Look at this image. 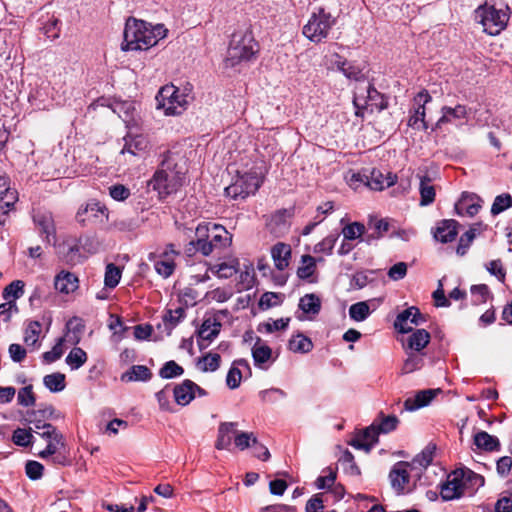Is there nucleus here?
Masks as SVG:
<instances>
[{"label":"nucleus","mask_w":512,"mask_h":512,"mask_svg":"<svg viewBox=\"0 0 512 512\" xmlns=\"http://www.w3.org/2000/svg\"><path fill=\"white\" fill-rule=\"evenodd\" d=\"M170 254L178 255V252L174 250L173 244L167 245L161 259L157 260L154 264L156 272L163 278H168L175 270V262L170 258Z\"/></svg>","instance_id":"obj_21"},{"label":"nucleus","mask_w":512,"mask_h":512,"mask_svg":"<svg viewBox=\"0 0 512 512\" xmlns=\"http://www.w3.org/2000/svg\"><path fill=\"white\" fill-rule=\"evenodd\" d=\"M184 369L174 360L167 361L159 370V376L163 379H172L181 376Z\"/></svg>","instance_id":"obj_47"},{"label":"nucleus","mask_w":512,"mask_h":512,"mask_svg":"<svg viewBox=\"0 0 512 512\" xmlns=\"http://www.w3.org/2000/svg\"><path fill=\"white\" fill-rule=\"evenodd\" d=\"M33 220L43 240L48 244L55 243L56 227L52 214L50 212H37L33 216Z\"/></svg>","instance_id":"obj_14"},{"label":"nucleus","mask_w":512,"mask_h":512,"mask_svg":"<svg viewBox=\"0 0 512 512\" xmlns=\"http://www.w3.org/2000/svg\"><path fill=\"white\" fill-rule=\"evenodd\" d=\"M435 396V391L432 389L421 390L416 393L413 398H408L404 402V408L407 411H414L424 406H427Z\"/></svg>","instance_id":"obj_28"},{"label":"nucleus","mask_w":512,"mask_h":512,"mask_svg":"<svg viewBox=\"0 0 512 512\" xmlns=\"http://www.w3.org/2000/svg\"><path fill=\"white\" fill-rule=\"evenodd\" d=\"M455 474L456 469L447 476L446 482L441 484L440 495L444 501L459 499L465 494L459 475Z\"/></svg>","instance_id":"obj_18"},{"label":"nucleus","mask_w":512,"mask_h":512,"mask_svg":"<svg viewBox=\"0 0 512 512\" xmlns=\"http://www.w3.org/2000/svg\"><path fill=\"white\" fill-rule=\"evenodd\" d=\"M109 195L116 201H125L131 195L130 189L123 184H115L109 187Z\"/></svg>","instance_id":"obj_61"},{"label":"nucleus","mask_w":512,"mask_h":512,"mask_svg":"<svg viewBox=\"0 0 512 512\" xmlns=\"http://www.w3.org/2000/svg\"><path fill=\"white\" fill-rule=\"evenodd\" d=\"M221 323L217 318L204 319L200 328L197 330V344L199 350L206 349L209 344L219 335Z\"/></svg>","instance_id":"obj_13"},{"label":"nucleus","mask_w":512,"mask_h":512,"mask_svg":"<svg viewBox=\"0 0 512 512\" xmlns=\"http://www.w3.org/2000/svg\"><path fill=\"white\" fill-rule=\"evenodd\" d=\"M473 444L476 449L485 452H498L501 449V443L496 436L490 435L486 431H477L473 435Z\"/></svg>","instance_id":"obj_20"},{"label":"nucleus","mask_w":512,"mask_h":512,"mask_svg":"<svg viewBox=\"0 0 512 512\" xmlns=\"http://www.w3.org/2000/svg\"><path fill=\"white\" fill-rule=\"evenodd\" d=\"M44 466L34 460H28L25 464V473L31 480H38L43 476Z\"/></svg>","instance_id":"obj_59"},{"label":"nucleus","mask_w":512,"mask_h":512,"mask_svg":"<svg viewBox=\"0 0 512 512\" xmlns=\"http://www.w3.org/2000/svg\"><path fill=\"white\" fill-rule=\"evenodd\" d=\"M185 317V308L178 307L175 310L169 309L163 316V323L158 324L157 328L161 329L164 327V331L167 335H170L172 330L181 322Z\"/></svg>","instance_id":"obj_29"},{"label":"nucleus","mask_w":512,"mask_h":512,"mask_svg":"<svg viewBox=\"0 0 512 512\" xmlns=\"http://www.w3.org/2000/svg\"><path fill=\"white\" fill-rule=\"evenodd\" d=\"M442 116L432 126V131L441 129L444 124L450 123L452 119H464L467 117V109L464 105H456L454 108L443 106L441 108Z\"/></svg>","instance_id":"obj_22"},{"label":"nucleus","mask_w":512,"mask_h":512,"mask_svg":"<svg viewBox=\"0 0 512 512\" xmlns=\"http://www.w3.org/2000/svg\"><path fill=\"white\" fill-rule=\"evenodd\" d=\"M298 306L305 314L317 315L321 310V300L313 293L306 294L300 298Z\"/></svg>","instance_id":"obj_37"},{"label":"nucleus","mask_w":512,"mask_h":512,"mask_svg":"<svg viewBox=\"0 0 512 512\" xmlns=\"http://www.w3.org/2000/svg\"><path fill=\"white\" fill-rule=\"evenodd\" d=\"M435 447L430 448L426 447L420 454H418L410 464L411 467H415L416 465L426 468L433 461V450Z\"/></svg>","instance_id":"obj_57"},{"label":"nucleus","mask_w":512,"mask_h":512,"mask_svg":"<svg viewBox=\"0 0 512 512\" xmlns=\"http://www.w3.org/2000/svg\"><path fill=\"white\" fill-rule=\"evenodd\" d=\"M512 469V458L510 456H502L496 462L497 474L505 478L509 475Z\"/></svg>","instance_id":"obj_64"},{"label":"nucleus","mask_w":512,"mask_h":512,"mask_svg":"<svg viewBox=\"0 0 512 512\" xmlns=\"http://www.w3.org/2000/svg\"><path fill=\"white\" fill-rule=\"evenodd\" d=\"M262 184V179L255 170L238 173L235 180L225 188V194L233 199H245L255 194Z\"/></svg>","instance_id":"obj_8"},{"label":"nucleus","mask_w":512,"mask_h":512,"mask_svg":"<svg viewBox=\"0 0 512 512\" xmlns=\"http://www.w3.org/2000/svg\"><path fill=\"white\" fill-rule=\"evenodd\" d=\"M396 181L397 176L395 174L389 172L387 175H384L381 170L375 168L369 171L368 174L366 172L355 173L350 179L351 185L361 182L372 190H383L394 185Z\"/></svg>","instance_id":"obj_9"},{"label":"nucleus","mask_w":512,"mask_h":512,"mask_svg":"<svg viewBox=\"0 0 512 512\" xmlns=\"http://www.w3.org/2000/svg\"><path fill=\"white\" fill-rule=\"evenodd\" d=\"M338 235L330 234L314 246L315 253L332 254L333 248L338 240Z\"/></svg>","instance_id":"obj_54"},{"label":"nucleus","mask_w":512,"mask_h":512,"mask_svg":"<svg viewBox=\"0 0 512 512\" xmlns=\"http://www.w3.org/2000/svg\"><path fill=\"white\" fill-rule=\"evenodd\" d=\"M195 244L203 256H209L215 248L209 240V225L199 224L195 229Z\"/></svg>","instance_id":"obj_24"},{"label":"nucleus","mask_w":512,"mask_h":512,"mask_svg":"<svg viewBox=\"0 0 512 512\" xmlns=\"http://www.w3.org/2000/svg\"><path fill=\"white\" fill-rule=\"evenodd\" d=\"M455 475H459L465 493L473 494L485 484V478L482 475L465 466L457 468Z\"/></svg>","instance_id":"obj_16"},{"label":"nucleus","mask_w":512,"mask_h":512,"mask_svg":"<svg viewBox=\"0 0 512 512\" xmlns=\"http://www.w3.org/2000/svg\"><path fill=\"white\" fill-rule=\"evenodd\" d=\"M125 144L121 150V154L129 153L138 156L144 152L148 146L146 139L140 135L127 136L124 138Z\"/></svg>","instance_id":"obj_32"},{"label":"nucleus","mask_w":512,"mask_h":512,"mask_svg":"<svg viewBox=\"0 0 512 512\" xmlns=\"http://www.w3.org/2000/svg\"><path fill=\"white\" fill-rule=\"evenodd\" d=\"M152 377L151 370L145 365H133L128 371L121 375L123 382H146Z\"/></svg>","instance_id":"obj_30"},{"label":"nucleus","mask_w":512,"mask_h":512,"mask_svg":"<svg viewBox=\"0 0 512 512\" xmlns=\"http://www.w3.org/2000/svg\"><path fill=\"white\" fill-rule=\"evenodd\" d=\"M202 361L204 362V365L200 369L203 372H214L220 367L221 356L217 353H207L199 360V363Z\"/></svg>","instance_id":"obj_56"},{"label":"nucleus","mask_w":512,"mask_h":512,"mask_svg":"<svg viewBox=\"0 0 512 512\" xmlns=\"http://www.w3.org/2000/svg\"><path fill=\"white\" fill-rule=\"evenodd\" d=\"M41 324L38 321L31 322L25 330L24 342L27 346H35L38 342Z\"/></svg>","instance_id":"obj_55"},{"label":"nucleus","mask_w":512,"mask_h":512,"mask_svg":"<svg viewBox=\"0 0 512 512\" xmlns=\"http://www.w3.org/2000/svg\"><path fill=\"white\" fill-rule=\"evenodd\" d=\"M78 283L79 280L75 274L62 271L56 275L54 286L60 293L69 294L78 288Z\"/></svg>","instance_id":"obj_23"},{"label":"nucleus","mask_w":512,"mask_h":512,"mask_svg":"<svg viewBox=\"0 0 512 512\" xmlns=\"http://www.w3.org/2000/svg\"><path fill=\"white\" fill-rule=\"evenodd\" d=\"M474 239H475L474 232L466 231L459 239V242H458V245L456 248V253L459 256H464L467 253V251Z\"/></svg>","instance_id":"obj_63"},{"label":"nucleus","mask_w":512,"mask_h":512,"mask_svg":"<svg viewBox=\"0 0 512 512\" xmlns=\"http://www.w3.org/2000/svg\"><path fill=\"white\" fill-rule=\"evenodd\" d=\"M366 231L365 225L360 222H353L347 224L342 229V234L345 240L352 241L360 239L364 236Z\"/></svg>","instance_id":"obj_45"},{"label":"nucleus","mask_w":512,"mask_h":512,"mask_svg":"<svg viewBox=\"0 0 512 512\" xmlns=\"http://www.w3.org/2000/svg\"><path fill=\"white\" fill-rule=\"evenodd\" d=\"M34 437L30 430L24 428H17L12 435V441L15 445L21 447H28L32 445Z\"/></svg>","instance_id":"obj_51"},{"label":"nucleus","mask_w":512,"mask_h":512,"mask_svg":"<svg viewBox=\"0 0 512 512\" xmlns=\"http://www.w3.org/2000/svg\"><path fill=\"white\" fill-rule=\"evenodd\" d=\"M432 101V97L429 92L425 89L421 90L414 97V103L417 107L414 109L413 114L408 120V126L417 130H428L432 129L433 125H430L426 120V105Z\"/></svg>","instance_id":"obj_10"},{"label":"nucleus","mask_w":512,"mask_h":512,"mask_svg":"<svg viewBox=\"0 0 512 512\" xmlns=\"http://www.w3.org/2000/svg\"><path fill=\"white\" fill-rule=\"evenodd\" d=\"M339 463L345 473L352 476H359L361 474L359 467L355 463L354 455L348 449H346L339 458Z\"/></svg>","instance_id":"obj_43"},{"label":"nucleus","mask_w":512,"mask_h":512,"mask_svg":"<svg viewBox=\"0 0 512 512\" xmlns=\"http://www.w3.org/2000/svg\"><path fill=\"white\" fill-rule=\"evenodd\" d=\"M476 200H479V197L476 194L464 192L460 200L455 204V211L457 215H468L470 217L476 215L481 208V205L477 203Z\"/></svg>","instance_id":"obj_19"},{"label":"nucleus","mask_w":512,"mask_h":512,"mask_svg":"<svg viewBox=\"0 0 512 512\" xmlns=\"http://www.w3.org/2000/svg\"><path fill=\"white\" fill-rule=\"evenodd\" d=\"M424 365L423 355H418L415 353H410L407 359L404 361L401 374H409L416 370H419Z\"/></svg>","instance_id":"obj_48"},{"label":"nucleus","mask_w":512,"mask_h":512,"mask_svg":"<svg viewBox=\"0 0 512 512\" xmlns=\"http://www.w3.org/2000/svg\"><path fill=\"white\" fill-rule=\"evenodd\" d=\"M470 292L474 297H476V299L473 301L474 305L485 303L488 297L491 295L486 284L472 285Z\"/></svg>","instance_id":"obj_58"},{"label":"nucleus","mask_w":512,"mask_h":512,"mask_svg":"<svg viewBox=\"0 0 512 512\" xmlns=\"http://www.w3.org/2000/svg\"><path fill=\"white\" fill-rule=\"evenodd\" d=\"M87 361V353L79 347L73 348L66 357V363L72 370L79 369Z\"/></svg>","instance_id":"obj_46"},{"label":"nucleus","mask_w":512,"mask_h":512,"mask_svg":"<svg viewBox=\"0 0 512 512\" xmlns=\"http://www.w3.org/2000/svg\"><path fill=\"white\" fill-rule=\"evenodd\" d=\"M487 271L497 277L500 282L505 281L506 271L500 259L492 260L486 264Z\"/></svg>","instance_id":"obj_60"},{"label":"nucleus","mask_w":512,"mask_h":512,"mask_svg":"<svg viewBox=\"0 0 512 512\" xmlns=\"http://www.w3.org/2000/svg\"><path fill=\"white\" fill-rule=\"evenodd\" d=\"M18 404L23 407L34 406L36 403V397L33 393V386L27 385L21 389H19L17 394Z\"/></svg>","instance_id":"obj_52"},{"label":"nucleus","mask_w":512,"mask_h":512,"mask_svg":"<svg viewBox=\"0 0 512 512\" xmlns=\"http://www.w3.org/2000/svg\"><path fill=\"white\" fill-rule=\"evenodd\" d=\"M121 279V270L113 263L106 266L104 283L108 288H115Z\"/></svg>","instance_id":"obj_50"},{"label":"nucleus","mask_w":512,"mask_h":512,"mask_svg":"<svg viewBox=\"0 0 512 512\" xmlns=\"http://www.w3.org/2000/svg\"><path fill=\"white\" fill-rule=\"evenodd\" d=\"M192 385L193 381L189 379H185L182 383L175 385L173 388V395L175 402L178 405L186 406L194 399V396L191 393Z\"/></svg>","instance_id":"obj_33"},{"label":"nucleus","mask_w":512,"mask_h":512,"mask_svg":"<svg viewBox=\"0 0 512 512\" xmlns=\"http://www.w3.org/2000/svg\"><path fill=\"white\" fill-rule=\"evenodd\" d=\"M43 383L49 391L53 393L60 392L66 386L65 375L60 372L48 374L43 378Z\"/></svg>","instance_id":"obj_41"},{"label":"nucleus","mask_w":512,"mask_h":512,"mask_svg":"<svg viewBox=\"0 0 512 512\" xmlns=\"http://www.w3.org/2000/svg\"><path fill=\"white\" fill-rule=\"evenodd\" d=\"M475 13L484 31L492 36L503 31L509 21L508 6L505 9H496L493 5L484 4L479 6Z\"/></svg>","instance_id":"obj_3"},{"label":"nucleus","mask_w":512,"mask_h":512,"mask_svg":"<svg viewBox=\"0 0 512 512\" xmlns=\"http://www.w3.org/2000/svg\"><path fill=\"white\" fill-rule=\"evenodd\" d=\"M424 322H426V317L417 307L411 306L397 315L394 321V327L396 330H398V332L405 334L413 330L412 327L408 325V323L418 326Z\"/></svg>","instance_id":"obj_11"},{"label":"nucleus","mask_w":512,"mask_h":512,"mask_svg":"<svg viewBox=\"0 0 512 512\" xmlns=\"http://www.w3.org/2000/svg\"><path fill=\"white\" fill-rule=\"evenodd\" d=\"M411 467L408 462L399 461L390 470L389 479L392 488L398 493H403L405 485L409 482V471Z\"/></svg>","instance_id":"obj_17"},{"label":"nucleus","mask_w":512,"mask_h":512,"mask_svg":"<svg viewBox=\"0 0 512 512\" xmlns=\"http://www.w3.org/2000/svg\"><path fill=\"white\" fill-rule=\"evenodd\" d=\"M288 348L294 353L304 354L313 349V343L310 338L304 336L302 333H298L289 340Z\"/></svg>","instance_id":"obj_38"},{"label":"nucleus","mask_w":512,"mask_h":512,"mask_svg":"<svg viewBox=\"0 0 512 512\" xmlns=\"http://www.w3.org/2000/svg\"><path fill=\"white\" fill-rule=\"evenodd\" d=\"M257 51V43L251 34H234L227 50L225 64L234 67L242 61H249Z\"/></svg>","instance_id":"obj_5"},{"label":"nucleus","mask_w":512,"mask_h":512,"mask_svg":"<svg viewBox=\"0 0 512 512\" xmlns=\"http://www.w3.org/2000/svg\"><path fill=\"white\" fill-rule=\"evenodd\" d=\"M165 32L163 25L151 27L145 21L129 19L124 28L121 49L123 51L147 50L164 38Z\"/></svg>","instance_id":"obj_1"},{"label":"nucleus","mask_w":512,"mask_h":512,"mask_svg":"<svg viewBox=\"0 0 512 512\" xmlns=\"http://www.w3.org/2000/svg\"><path fill=\"white\" fill-rule=\"evenodd\" d=\"M335 24V19L329 12L323 8H319L318 12H314L307 24L303 27V35L314 43H320L327 38L329 31Z\"/></svg>","instance_id":"obj_7"},{"label":"nucleus","mask_w":512,"mask_h":512,"mask_svg":"<svg viewBox=\"0 0 512 512\" xmlns=\"http://www.w3.org/2000/svg\"><path fill=\"white\" fill-rule=\"evenodd\" d=\"M240 367L245 368L251 374L250 365L245 359H237L233 362L226 377V384L230 389H236L240 386L242 380V372Z\"/></svg>","instance_id":"obj_26"},{"label":"nucleus","mask_w":512,"mask_h":512,"mask_svg":"<svg viewBox=\"0 0 512 512\" xmlns=\"http://www.w3.org/2000/svg\"><path fill=\"white\" fill-rule=\"evenodd\" d=\"M235 422H222L218 427L215 448L218 450L229 449L232 443V434H235Z\"/></svg>","instance_id":"obj_25"},{"label":"nucleus","mask_w":512,"mask_h":512,"mask_svg":"<svg viewBox=\"0 0 512 512\" xmlns=\"http://www.w3.org/2000/svg\"><path fill=\"white\" fill-rule=\"evenodd\" d=\"M302 266L297 269V276L302 280L310 279L316 271V260L311 255L302 256Z\"/></svg>","instance_id":"obj_42"},{"label":"nucleus","mask_w":512,"mask_h":512,"mask_svg":"<svg viewBox=\"0 0 512 512\" xmlns=\"http://www.w3.org/2000/svg\"><path fill=\"white\" fill-rule=\"evenodd\" d=\"M512 207V197L509 193H503L495 197L491 206V214L498 215Z\"/></svg>","instance_id":"obj_49"},{"label":"nucleus","mask_w":512,"mask_h":512,"mask_svg":"<svg viewBox=\"0 0 512 512\" xmlns=\"http://www.w3.org/2000/svg\"><path fill=\"white\" fill-rule=\"evenodd\" d=\"M353 105L355 107V115L364 118L365 112L374 110L382 111L388 107L387 98L378 92L372 84H368L365 88H357L353 97Z\"/></svg>","instance_id":"obj_2"},{"label":"nucleus","mask_w":512,"mask_h":512,"mask_svg":"<svg viewBox=\"0 0 512 512\" xmlns=\"http://www.w3.org/2000/svg\"><path fill=\"white\" fill-rule=\"evenodd\" d=\"M107 218V208L98 202L88 203L85 207H81L76 214L77 221L83 226L89 223L103 222Z\"/></svg>","instance_id":"obj_12"},{"label":"nucleus","mask_w":512,"mask_h":512,"mask_svg":"<svg viewBox=\"0 0 512 512\" xmlns=\"http://www.w3.org/2000/svg\"><path fill=\"white\" fill-rule=\"evenodd\" d=\"M236 447L240 450H245L251 447L253 444H257V438L252 432H236L234 439Z\"/></svg>","instance_id":"obj_53"},{"label":"nucleus","mask_w":512,"mask_h":512,"mask_svg":"<svg viewBox=\"0 0 512 512\" xmlns=\"http://www.w3.org/2000/svg\"><path fill=\"white\" fill-rule=\"evenodd\" d=\"M370 307L366 301H360L352 304L349 308V316L356 322L364 321L370 315Z\"/></svg>","instance_id":"obj_44"},{"label":"nucleus","mask_w":512,"mask_h":512,"mask_svg":"<svg viewBox=\"0 0 512 512\" xmlns=\"http://www.w3.org/2000/svg\"><path fill=\"white\" fill-rule=\"evenodd\" d=\"M430 334L425 329H416L408 338V347L414 351H421L430 342Z\"/></svg>","instance_id":"obj_36"},{"label":"nucleus","mask_w":512,"mask_h":512,"mask_svg":"<svg viewBox=\"0 0 512 512\" xmlns=\"http://www.w3.org/2000/svg\"><path fill=\"white\" fill-rule=\"evenodd\" d=\"M259 396L264 402L274 403L278 397L285 398L287 393L280 388H270L260 391Z\"/></svg>","instance_id":"obj_62"},{"label":"nucleus","mask_w":512,"mask_h":512,"mask_svg":"<svg viewBox=\"0 0 512 512\" xmlns=\"http://www.w3.org/2000/svg\"><path fill=\"white\" fill-rule=\"evenodd\" d=\"M25 283L22 280H14L7 285L3 292L2 297L5 301H15L23 296Z\"/></svg>","instance_id":"obj_40"},{"label":"nucleus","mask_w":512,"mask_h":512,"mask_svg":"<svg viewBox=\"0 0 512 512\" xmlns=\"http://www.w3.org/2000/svg\"><path fill=\"white\" fill-rule=\"evenodd\" d=\"M188 97L173 84L165 85L156 95L157 108L163 109L165 115H179L186 109Z\"/></svg>","instance_id":"obj_6"},{"label":"nucleus","mask_w":512,"mask_h":512,"mask_svg":"<svg viewBox=\"0 0 512 512\" xmlns=\"http://www.w3.org/2000/svg\"><path fill=\"white\" fill-rule=\"evenodd\" d=\"M460 224L454 219H443L437 222L436 227L432 230L433 237L441 243H450L454 241L458 235Z\"/></svg>","instance_id":"obj_15"},{"label":"nucleus","mask_w":512,"mask_h":512,"mask_svg":"<svg viewBox=\"0 0 512 512\" xmlns=\"http://www.w3.org/2000/svg\"><path fill=\"white\" fill-rule=\"evenodd\" d=\"M17 200V192L9 187L8 178L0 175V205L5 206V211L8 213Z\"/></svg>","instance_id":"obj_27"},{"label":"nucleus","mask_w":512,"mask_h":512,"mask_svg":"<svg viewBox=\"0 0 512 512\" xmlns=\"http://www.w3.org/2000/svg\"><path fill=\"white\" fill-rule=\"evenodd\" d=\"M260 342L261 339L257 338V341L252 348V357L254 364L257 367L263 368V365L271 359L272 349L265 344H260Z\"/></svg>","instance_id":"obj_35"},{"label":"nucleus","mask_w":512,"mask_h":512,"mask_svg":"<svg viewBox=\"0 0 512 512\" xmlns=\"http://www.w3.org/2000/svg\"><path fill=\"white\" fill-rule=\"evenodd\" d=\"M175 164L171 162L170 153L164 154L160 167L155 171L152 179L148 182V187L157 191L160 198H164L177 191L179 183L175 175H171L169 170Z\"/></svg>","instance_id":"obj_4"},{"label":"nucleus","mask_w":512,"mask_h":512,"mask_svg":"<svg viewBox=\"0 0 512 512\" xmlns=\"http://www.w3.org/2000/svg\"><path fill=\"white\" fill-rule=\"evenodd\" d=\"M419 192L421 206H428L434 202L436 195L435 188L431 184L430 177L427 175L420 177Z\"/></svg>","instance_id":"obj_34"},{"label":"nucleus","mask_w":512,"mask_h":512,"mask_svg":"<svg viewBox=\"0 0 512 512\" xmlns=\"http://www.w3.org/2000/svg\"><path fill=\"white\" fill-rule=\"evenodd\" d=\"M376 421V429L379 434H387L394 431L397 428L399 419L395 415L385 416L383 412H380Z\"/></svg>","instance_id":"obj_39"},{"label":"nucleus","mask_w":512,"mask_h":512,"mask_svg":"<svg viewBox=\"0 0 512 512\" xmlns=\"http://www.w3.org/2000/svg\"><path fill=\"white\" fill-rule=\"evenodd\" d=\"M272 258L275 266L279 270H284L289 265V258L291 256V248L284 243H277L271 250Z\"/></svg>","instance_id":"obj_31"}]
</instances>
